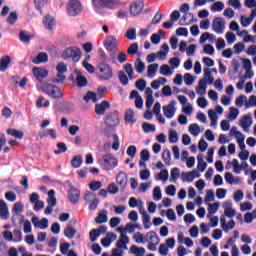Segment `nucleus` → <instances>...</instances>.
Instances as JSON below:
<instances>
[{"label": "nucleus", "instance_id": "17", "mask_svg": "<svg viewBox=\"0 0 256 256\" xmlns=\"http://www.w3.org/2000/svg\"><path fill=\"white\" fill-rule=\"evenodd\" d=\"M107 233V226L101 225L97 229L90 231V241L95 242L100 235Z\"/></svg>", "mask_w": 256, "mask_h": 256}, {"label": "nucleus", "instance_id": "31", "mask_svg": "<svg viewBox=\"0 0 256 256\" xmlns=\"http://www.w3.org/2000/svg\"><path fill=\"white\" fill-rule=\"evenodd\" d=\"M146 243H156V245H159V236H157V233L153 232V231H149L146 234Z\"/></svg>", "mask_w": 256, "mask_h": 256}, {"label": "nucleus", "instance_id": "56", "mask_svg": "<svg viewBox=\"0 0 256 256\" xmlns=\"http://www.w3.org/2000/svg\"><path fill=\"white\" fill-rule=\"evenodd\" d=\"M24 210L25 206L21 202H16L13 206V211L16 213V215H21Z\"/></svg>", "mask_w": 256, "mask_h": 256}, {"label": "nucleus", "instance_id": "34", "mask_svg": "<svg viewBox=\"0 0 256 256\" xmlns=\"http://www.w3.org/2000/svg\"><path fill=\"white\" fill-rule=\"evenodd\" d=\"M160 75H164V77H171L173 73H175V70H173L169 65L163 64L160 67Z\"/></svg>", "mask_w": 256, "mask_h": 256}, {"label": "nucleus", "instance_id": "47", "mask_svg": "<svg viewBox=\"0 0 256 256\" xmlns=\"http://www.w3.org/2000/svg\"><path fill=\"white\" fill-rule=\"evenodd\" d=\"M75 233H77V230H75L71 225H68L64 230V235L67 239H73V237H75Z\"/></svg>", "mask_w": 256, "mask_h": 256}, {"label": "nucleus", "instance_id": "55", "mask_svg": "<svg viewBox=\"0 0 256 256\" xmlns=\"http://www.w3.org/2000/svg\"><path fill=\"white\" fill-rule=\"evenodd\" d=\"M163 195L161 193V187L156 186L153 189V199L154 201H161Z\"/></svg>", "mask_w": 256, "mask_h": 256}, {"label": "nucleus", "instance_id": "19", "mask_svg": "<svg viewBox=\"0 0 256 256\" xmlns=\"http://www.w3.org/2000/svg\"><path fill=\"white\" fill-rule=\"evenodd\" d=\"M111 107V104L107 100H103L101 103L95 105L96 115H105V111Z\"/></svg>", "mask_w": 256, "mask_h": 256}, {"label": "nucleus", "instance_id": "22", "mask_svg": "<svg viewBox=\"0 0 256 256\" xmlns=\"http://www.w3.org/2000/svg\"><path fill=\"white\" fill-rule=\"evenodd\" d=\"M0 218L4 220L9 219V207L3 199H0Z\"/></svg>", "mask_w": 256, "mask_h": 256}, {"label": "nucleus", "instance_id": "23", "mask_svg": "<svg viewBox=\"0 0 256 256\" xmlns=\"http://www.w3.org/2000/svg\"><path fill=\"white\" fill-rule=\"evenodd\" d=\"M33 75L38 81H43L49 75V72L46 69L35 67L33 68Z\"/></svg>", "mask_w": 256, "mask_h": 256}, {"label": "nucleus", "instance_id": "46", "mask_svg": "<svg viewBox=\"0 0 256 256\" xmlns=\"http://www.w3.org/2000/svg\"><path fill=\"white\" fill-rule=\"evenodd\" d=\"M48 205L55 207L57 205V198H55V190H49L48 191Z\"/></svg>", "mask_w": 256, "mask_h": 256}, {"label": "nucleus", "instance_id": "54", "mask_svg": "<svg viewBox=\"0 0 256 256\" xmlns=\"http://www.w3.org/2000/svg\"><path fill=\"white\" fill-rule=\"evenodd\" d=\"M169 179V172L167 169L162 170L159 174L156 175V181H167Z\"/></svg>", "mask_w": 256, "mask_h": 256}, {"label": "nucleus", "instance_id": "43", "mask_svg": "<svg viewBox=\"0 0 256 256\" xmlns=\"http://www.w3.org/2000/svg\"><path fill=\"white\" fill-rule=\"evenodd\" d=\"M19 39L22 43H30L31 39H33V34L27 33L26 31H21Z\"/></svg>", "mask_w": 256, "mask_h": 256}, {"label": "nucleus", "instance_id": "10", "mask_svg": "<svg viewBox=\"0 0 256 256\" xmlns=\"http://www.w3.org/2000/svg\"><path fill=\"white\" fill-rule=\"evenodd\" d=\"M212 30L214 33H217V35H223L225 32V19L221 17L214 18L212 22Z\"/></svg>", "mask_w": 256, "mask_h": 256}, {"label": "nucleus", "instance_id": "30", "mask_svg": "<svg viewBox=\"0 0 256 256\" xmlns=\"http://www.w3.org/2000/svg\"><path fill=\"white\" fill-rule=\"evenodd\" d=\"M10 63H11V57H9L7 55L0 58V72L5 73V71H7V67H9Z\"/></svg>", "mask_w": 256, "mask_h": 256}, {"label": "nucleus", "instance_id": "62", "mask_svg": "<svg viewBox=\"0 0 256 256\" xmlns=\"http://www.w3.org/2000/svg\"><path fill=\"white\" fill-rule=\"evenodd\" d=\"M244 103H247V96H245V95H240L235 100L236 107H243Z\"/></svg>", "mask_w": 256, "mask_h": 256}, {"label": "nucleus", "instance_id": "50", "mask_svg": "<svg viewBox=\"0 0 256 256\" xmlns=\"http://www.w3.org/2000/svg\"><path fill=\"white\" fill-rule=\"evenodd\" d=\"M7 134L11 135V137H15L16 139H23V131H19L17 129H8Z\"/></svg>", "mask_w": 256, "mask_h": 256}, {"label": "nucleus", "instance_id": "21", "mask_svg": "<svg viewBox=\"0 0 256 256\" xmlns=\"http://www.w3.org/2000/svg\"><path fill=\"white\" fill-rule=\"evenodd\" d=\"M79 197H81V192L78 189L70 188L68 191V199L70 203L74 205L79 202Z\"/></svg>", "mask_w": 256, "mask_h": 256}, {"label": "nucleus", "instance_id": "4", "mask_svg": "<svg viewBox=\"0 0 256 256\" xmlns=\"http://www.w3.org/2000/svg\"><path fill=\"white\" fill-rule=\"evenodd\" d=\"M98 163L106 169V171H113L119 165V161L113 154H105L98 160Z\"/></svg>", "mask_w": 256, "mask_h": 256}, {"label": "nucleus", "instance_id": "57", "mask_svg": "<svg viewBox=\"0 0 256 256\" xmlns=\"http://www.w3.org/2000/svg\"><path fill=\"white\" fill-rule=\"evenodd\" d=\"M238 116H239V110L235 107H230L228 119L230 121H235V119H237Z\"/></svg>", "mask_w": 256, "mask_h": 256}, {"label": "nucleus", "instance_id": "6", "mask_svg": "<svg viewBox=\"0 0 256 256\" xmlns=\"http://www.w3.org/2000/svg\"><path fill=\"white\" fill-rule=\"evenodd\" d=\"M83 11V6L79 0H70L67 4V14L69 17H77L81 15Z\"/></svg>", "mask_w": 256, "mask_h": 256}, {"label": "nucleus", "instance_id": "5", "mask_svg": "<svg viewBox=\"0 0 256 256\" xmlns=\"http://www.w3.org/2000/svg\"><path fill=\"white\" fill-rule=\"evenodd\" d=\"M62 59H72L75 63L81 59V49L75 46L66 48L61 55Z\"/></svg>", "mask_w": 256, "mask_h": 256}, {"label": "nucleus", "instance_id": "13", "mask_svg": "<svg viewBox=\"0 0 256 256\" xmlns=\"http://www.w3.org/2000/svg\"><path fill=\"white\" fill-rule=\"evenodd\" d=\"M224 209V217H228L229 219H233L235 215H237V211L233 209V203L231 201H225L222 204Z\"/></svg>", "mask_w": 256, "mask_h": 256}, {"label": "nucleus", "instance_id": "7", "mask_svg": "<svg viewBox=\"0 0 256 256\" xmlns=\"http://www.w3.org/2000/svg\"><path fill=\"white\" fill-rule=\"evenodd\" d=\"M119 5V0H92L94 9H115Z\"/></svg>", "mask_w": 256, "mask_h": 256}, {"label": "nucleus", "instance_id": "37", "mask_svg": "<svg viewBox=\"0 0 256 256\" xmlns=\"http://www.w3.org/2000/svg\"><path fill=\"white\" fill-rule=\"evenodd\" d=\"M145 248L143 247H138L137 245H132L130 247V253L132 255H136V256H145Z\"/></svg>", "mask_w": 256, "mask_h": 256}, {"label": "nucleus", "instance_id": "15", "mask_svg": "<svg viewBox=\"0 0 256 256\" xmlns=\"http://www.w3.org/2000/svg\"><path fill=\"white\" fill-rule=\"evenodd\" d=\"M201 177V174L197 170H192L190 172H182V181L186 183H193L195 179H199Z\"/></svg>", "mask_w": 256, "mask_h": 256}, {"label": "nucleus", "instance_id": "26", "mask_svg": "<svg viewBox=\"0 0 256 256\" xmlns=\"http://www.w3.org/2000/svg\"><path fill=\"white\" fill-rule=\"evenodd\" d=\"M127 181H128V178L125 172H120L116 176V183H118V185H120L122 189H125V187L127 186Z\"/></svg>", "mask_w": 256, "mask_h": 256}, {"label": "nucleus", "instance_id": "45", "mask_svg": "<svg viewBox=\"0 0 256 256\" xmlns=\"http://www.w3.org/2000/svg\"><path fill=\"white\" fill-rule=\"evenodd\" d=\"M82 164H83V156L81 155H76L71 160V165L72 167H74V169H79V167H81Z\"/></svg>", "mask_w": 256, "mask_h": 256}, {"label": "nucleus", "instance_id": "63", "mask_svg": "<svg viewBox=\"0 0 256 256\" xmlns=\"http://www.w3.org/2000/svg\"><path fill=\"white\" fill-rule=\"evenodd\" d=\"M179 168H173L171 170V178H170V181H172V183H176L177 180L179 179Z\"/></svg>", "mask_w": 256, "mask_h": 256}, {"label": "nucleus", "instance_id": "35", "mask_svg": "<svg viewBox=\"0 0 256 256\" xmlns=\"http://www.w3.org/2000/svg\"><path fill=\"white\" fill-rule=\"evenodd\" d=\"M225 9V4L222 1H217L212 4L210 11L212 13H221Z\"/></svg>", "mask_w": 256, "mask_h": 256}, {"label": "nucleus", "instance_id": "48", "mask_svg": "<svg viewBox=\"0 0 256 256\" xmlns=\"http://www.w3.org/2000/svg\"><path fill=\"white\" fill-rule=\"evenodd\" d=\"M219 205H221V203H219V202L209 203L208 204V215H215V213H217V211H219Z\"/></svg>", "mask_w": 256, "mask_h": 256}, {"label": "nucleus", "instance_id": "58", "mask_svg": "<svg viewBox=\"0 0 256 256\" xmlns=\"http://www.w3.org/2000/svg\"><path fill=\"white\" fill-rule=\"evenodd\" d=\"M162 159L165 165H171V152L169 150H164L162 152Z\"/></svg>", "mask_w": 256, "mask_h": 256}, {"label": "nucleus", "instance_id": "53", "mask_svg": "<svg viewBox=\"0 0 256 256\" xmlns=\"http://www.w3.org/2000/svg\"><path fill=\"white\" fill-rule=\"evenodd\" d=\"M189 133H191V135H194V137H197L199 135V133H201V127L198 126V124H191L189 126Z\"/></svg>", "mask_w": 256, "mask_h": 256}, {"label": "nucleus", "instance_id": "33", "mask_svg": "<svg viewBox=\"0 0 256 256\" xmlns=\"http://www.w3.org/2000/svg\"><path fill=\"white\" fill-rule=\"evenodd\" d=\"M157 71H159V64L157 63L150 64L147 69V77H149L150 79H153V77L157 75Z\"/></svg>", "mask_w": 256, "mask_h": 256}, {"label": "nucleus", "instance_id": "18", "mask_svg": "<svg viewBox=\"0 0 256 256\" xmlns=\"http://www.w3.org/2000/svg\"><path fill=\"white\" fill-rule=\"evenodd\" d=\"M105 125L110 129H113L119 125V115L113 113L109 114L105 119Z\"/></svg>", "mask_w": 256, "mask_h": 256}, {"label": "nucleus", "instance_id": "1", "mask_svg": "<svg viewBox=\"0 0 256 256\" xmlns=\"http://www.w3.org/2000/svg\"><path fill=\"white\" fill-rule=\"evenodd\" d=\"M215 78L211 75V69L204 68V77L198 81V86L196 87L197 95H207V83L208 85H213Z\"/></svg>", "mask_w": 256, "mask_h": 256}, {"label": "nucleus", "instance_id": "29", "mask_svg": "<svg viewBox=\"0 0 256 256\" xmlns=\"http://www.w3.org/2000/svg\"><path fill=\"white\" fill-rule=\"evenodd\" d=\"M107 215H109V212L107 210H101L98 213V216L95 219V222L100 224L101 223H107V221H109V217H107Z\"/></svg>", "mask_w": 256, "mask_h": 256}, {"label": "nucleus", "instance_id": "38", "mask_svg": "<svg viewBox=\"0 0 256 256\" xmlns=\"http://www.w3.org/2000/svg\"><path fill=\"white\" fill-rule=\"evenodd\" d=\"M125 121L130 125H133L137 120L135 119V112L132 109H128L125 112Z\"/></svg>", "mask_w": 256, "mask_h": 256}, {"label": "nucleus", "instance_id": "16", "mask_svg": "<svg viewBox=\"0 0 256 256\" xmlns=\"http://www.w3.org/2000/svg\"><path fill=\"white\" fill-rule=\"evenodd\" d=\"M129 236L127 234H120V237L118 241L116 242V247L115 249H120V251H127L129 249L127 245H129Z\"/></svg>", "mask_w": 256, "mask_h": 256}, {"label": "nucleus", "instance_id": "28", "mask_svg": "<svg viewBox=\"0 0 256 256\" xmlns=\"http://www.w3.org/2000/svg\"><path fill=\"white\" fill-rule=\"evenodd\" d=\"M49 61V56L45 52H40L35 58H33L32 63L39 65L40 63H47Z\"/></svg>", "mask_w": 256, "mask_h": 256}, {"label": "nucleus", "instance_id": "41", "mask_svg": "<svg viewBox=\"0 0 256 256\" xmlns=\"http://www.w3.org/2000/svg\"><path fill=\"white\" fill-rule=\"evenodd\" d=\"M123 69L125 73L128 75V79L130 81H133V78L135 77V72L133 71V65L127 63L123 66Z\"/></svg>", "mask_w": 256, "mask_h": 256}, {"label": "nucleus", "instance_id": "52", "mask_svg": "<svg viewBox=\"0 0 256 256\" xmlns=\"http://www.w3.org/2000/svg\"><path fill=\"white\" fill-rule=\"evenodd\" d=\"M84 101L86 103H89V101H93V103H97V94L95 92L89 91L85 96H84Z\"/></svg>", "mask_w": 256, "mask_h": 256}, {"label": "nucleus", "instance_id": "3", "mask_svg": "<svg viewBox=\"0 0 256 256\" xmlns=\"http://www.w3.org/2000/svg\"><path fill=\"white\" fill-rule=\"evenodd\" d=\"M97 77L101 81H109L113 79V68L109 64L101 63L96 67Z\"/></svg>", "mask_w": 256, "mask_h": 256}, {"label": "nucleus", "instance_id": "40", "mask_svg": "<svg viewBox=\"0 0 256 256\" xmlns=\"http://www.w3.org/2000/svg\"><path fill=\"white\" fill-rule=\"evenodd\" d=\"M251 117L244 116L243 119L240 122V125L244 131H249V127L252 125Z\"/></svg>", "mask_w": 256, "mask_h": 256}, {"label": "nucleus", "instance_id": "42", "mask_svg": "<svg viewBox=\"0 0 256 256\" xmlns=\"http://www.w3.org/2000/svg\"><path fill=\"white\" fill-rule=\"evenodd\" d=\"M167 83V78L165 77H159L158 79L151 82L152 89H159L161 85H165Z\"/></svg>", "mask_w": 256, "mask_h": 256}, {"label": "nucleus", "instance_id": "2", "mask_svg": "<svg viewBox=\"0 0 256 256\" xmlns=\"http://www.w3.org/2000/svg\"><path fill=\"white\" fill-rule=\"evenodd\" d=\"M41 91L51 97L52 99H61L63 97V90L51 83L43 82L40 86Z\"/></svg>", "mask_w": 256, "mask_h": 256}, {"label": "nucleus", "instance_id": "9", "mask_svg": "<svg viewBox=\"0 0 256 256\" xmlns=\"http://www.w3.org/2000/svg\"><path fill=\"white\" fill-rule=\"evenodd\" d=\"M177 101L172 100L168 105L163 106L162 111L166 119H173L177 113Z\"/></svg>", "mask_w": 256, "mask_h": 256}, {"label": "nucleus", "instance_id": "8", "mask_svg": "<svg viewBox=\"0 0 256 256\" xmlns=\"http://www.w3.org/2000/svg\"><path fill=\"white\" fill-rule=\"evenodd\" d=\"M143 9H145V3L143 0L133 2L129 7L131 17H138V15H141L143 12Z\"/></svg>", "mask_w": 256, "mask_h": 256}, {"label": "nucleus", "instance_id": "44", "mask_svg": "<svg viewBox=\"0 0 256 256\" xmlns=\"http://www.w3.org/2000/svg\"><path fill=\"white\" fill-rule=\"evenodd\" d=\"M76 83L78 87H86L87 86V78L81 75V72H76Z\"/></svg>", "mask_w": 256, "mask_h": 256}, {"label": "nucleus", "instance_id": "20", "mask_svg": "<svg viewBox=\"0 0 256 256\" xmlns=\"http://www.w3.org/2000/svg\"><path fill=\"white\" fill-rule=\"evenodd\" d=\"M117 241V234L113 232L106 233V236L101 240V245L104 247H110L111 243Z\"/></svg>", "mask_w": 256, "mask_h": 256}, {"label": "nucleus", "instance_id": "59", "mask_svg": "<svg viewBox=\"0 0 256 256\" xmlns=\"http://www.w3.org/2000/svg\"><path fill=\"white\" fill-rule=\"evenodd\" d=\"M142 129L144 131V133H151V132H155V125L144 122L142 124Z\"/></svg>", "mask_w": 256, "mask_h": 256}, {"label": "nucleus", "instance_id": "39", "mask_svg": "<svg viewBox=\"0 0 256 256\" xmlns=\"http://www.w3.org/2000/svg\"><path fill=\"white\" fill-rule=\"evenodd\" d=\"M132 239L135 241V243H138V244L145 245V243H147L145 235H143V233L141 232L134 233Z\"/></svg>", "mask_w": 256, "mask_h": 256}, {"label": "nucleus", "instance_id": "51", "mask_svg": "<svg viewBox=\"0 0 256 256\" xmlns=\"http://www.w3.org/2000/svg\"><path fill=\"white\" fill-rule=\"evenodd\" d=\"M49 105H51L49 100H45V97L43 96H40L36 102V107L38 109H41V107H49Z\"/></svg>", "mask_w": 256, "mask_h": 256}, {"label": "nucleus", "instance_id": "11", "mask_svg": "<svg viewBox=\"0 0 256 256\" xmlns=\"http://www.w3.org/2000/svg\"><path fill=\"white\" fill-rule=\"evenodd\" d=\"M84 201L89 205L90 211H95L97 209V205H99V199L93 192H88L84 196Z\"/></svg>", "mask_w": 256, "mask_h": 256}, {"label": "nucleus", "instance_id": "27", "mask_svg": "<svg viewBox=\"0 0 256 256\" xmlns=\"http://www.w3.org/2000/svg\"><path fill=\"white\" fill-rule=\"evenodd\" d=\"M163 37H165V31L159 30L158 33L152 34V36L150 37V41L151 43H153V45H159Z\"/></svg>", "mask_w": 256, "mask_h": 256}, {"label": "nucleus", "instance_id": "25", "mask_svg": "<svg viewBox=\"0 0 256 256\" xmlns=\"http://www.w3.org/2000/svg\"><path fill=\"white\" fill-rule=\"evenodd\" d=\"M256 17V10L251 11L250 17L241 16L240 23L242 27H249L253 23V19Z\"/></svg>", "mask_w": 256, "mask_h": 256}, {"label": "nucleus", "instance_id": "14", "mask_svg": "<svg viewBox=\"0 0 256 256\" xmlns=\"http://www.w3.org/2000/svg\"><path fill=\"white\" fill-rule=\"evenodd\" d=\"M220 225L224 233H229L230 231H232V229H235L236 223H235V220L233 219L227 222V219H225V216H221Z\"/></svg>", "mask_w": 256, "mask_h": 256}, {"label": "nucleus", "instance_id": "24", "mask_svg": "<svg viewBox=\"0 0 256 256\" xmlns=\"http://www.w3.org/2000/svg\"><path fill=\"white\" fill-rule=\"evenodd\" d=\"M224 178L226 183H229V185H239V183H241V178L233 176L231 172H226Z\"/></svg>", "mask_w": 256, "mask_h": 256}, {"label": "nucleus", "instance_id": "36", "mask_svg": "<svg viewBox=\"0 0 256 256\" xmlns=\"http://www.w3.org/2000/svg\"><path fill=\"white\" fill-rule=\"evenodd\" d=\"M230 135H233L235 137L237 143H239L241 141H245V135H243V133L239 132V130H237V127L231 128Z\"/></svg>", "mask_w": 256, "mask_h": 256}, {"label": "nucleus", "instance_id": "60", "mask_svg": "<svg viewBox=\"0 0 256 256\" xmlns=\"http://www.w3.org/2000/svg\"><path fill=\"white\" fill-rule=\"evenodd\" d=\"M179 141V134L175 130H170L169 132V142L170 143H177Z\"/></svg>", "mask_w": 256, "mask_h": 256}, {"label": "nucleus", "instance_id": "32", "mask_svg": "<svg viewBox=\"0 0 256 256\" xmlns=\"http://www.w3.org/2000/svg\"><path fill=\"white\" fill-rule=\"evenodd\" d=\"M43 24L48 31H51L55 27V18L47 15L44 17Z\"/></svg>", "mask_w": 256, "mask_h": 256}, {"label": "nucleus", "instance_id": "64", "mask_svg": "<svg viewBox=\"0 0 256 256\" xmlns=\"http://www.w3.org/2000/svg\"><path fill=\"white\" fill-rule=\"evenodd\" d=\"M135 69L137 73H143V71H145V63L141 61V59H138L135 64Z\"/></svg>", "mask_w": 256, "mask_h": 256}, {"label": "nucleus", "instance_id": "49", "mask_svg": "<svg viewBox=\"0 0 256 256\" xmlns=\"http://www.w3.org/2000/svg\"><path fill=\"white\" fill-rule=\"evenodd\" d=\"M118 79L122 85H129V76L125 74V71L121 70L118 72Z\"/></svg>", "mask_w": 256, "mask_h": 256}, {"label": "nucleus", "instance_id": "61", "mask_svg": "<svg viewBox=\"0 0 256 256\" xmlns=\"http://www.w3.org/2000/svg\"><path fill=\"white\" fill-rule=\"evenodd\" d=\"M207 218L210 220V227H217L219 225V217L207 214Z\"/></svg>", "mask_w": 256, "mask_h": 256}, {"label": "nucleus", "instance_id": "12", "mask_svg": "<svg viewBox=\"0 0 256 256\" xmlns=\"http://www.w3.org/2000/svg\"><path fill=\"white\" fill-rule=\"evenodd\" d=\"M119 45V41H117V38L115 36H107L104 40V47L107 49V51H115Z\"/></svg>", "mask_w": 256, "mask_h": 256}]
</instances>
